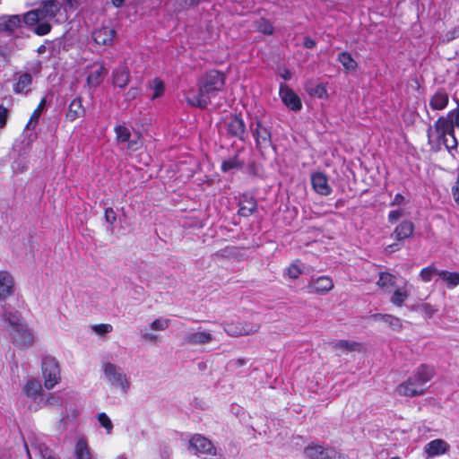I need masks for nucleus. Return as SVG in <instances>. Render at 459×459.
Returning a JSON list of instances; mask_svg holds the SVG:
<instances>
[{
    "mask_svg": "<svg viewBox=\"0 0 459 459\" xmlns=\"http://www.w3.org/2000/svg\"><path fill=\"white\" fill-rule=\"evenodd\" d=\"M8 117V109L4 106H0V128H3L6 125Z\"/></svg>",
    "mask_w": 459,
    "mask_h": 459,
    "instance_id": "5fc2aeb1",
    "label": "nucleus"
},
{
    "mask_svg": "<svg viewBox=\"0 0 459 459\" xmlns=\"http://www.w3.org/2000/svg\"><path fill=\"white\" fill-rule=\"evenodd\" d=\"M307 459H350L333 447L323 446L317 443H311L304 449Z\"/></svg>",
    "mask_w": 459,
    "mask_h": 459,
    "instance_id": "6e6552de",
    "label": "nucleus"
},
{
    "mask_svg": "<svg viewBox=\"0 0 459 459\" xmlns=\"http://www.w3.org/2000/svg\"><path fill=\"white\" fill-rule=\"evenodd\" d=\"M420 310L429 318L432 317L437 311V309L429 303L422 304L420 306Z\"/></svg>",
    "mask_w": 459,
    "mask_h": 459,
    "instance_id": "3c124183",
    "label": "nucleus"
},
{
    "mask_svg": "<svg viewBox=\"0 0 459 459\" xmlns=\"http://www.w3.org/2000/svg\"><path fill=\"white\" fill-rule=\"evenodd\" d=\"M212 341V333L202 328L189 329L184 335V342L189 345H204Z\"/></svg>",
    "mask_w": 459,
    "mask_h": 459,
    "instance_id": "9b49d317",
    "label": "nucleus"
},
{
    "mask_svg": "<svg viewBox=\"0 0 459 459\" xmlns=\"http://www.w3.org/2000/svg\"><path fill=\"white\" fill-rule=\"evenodd\" d=\"M170 325V319L160 317L141 330V336L146 342L155 343L160 340L157 332L165 331Z\"/></svg>",
    "mask_w": 459,
    "mask_h": 459,
    "instance_id": "9d476101",
    "label": "nucleus"
},
{
    "mask_svg": "<svg viewBox=\"0 0 459 459\" xmlns=\"http://www.w3.org/2000/svg\"><path fill=\"white\" fill-rule=\"evenodd\" d=\"M280 97L282 102L291 110L299 111L302 108L299 97L286 84L280 86Z\"/></svg>",
    "mask_w": 459,
    "mask_h": 459,
    "instance_id": "4468645a",
    "label": "nucleus"
},
{
    "mask_svg": "<svg viewBox=\"0 0 459 459\" xmlns=\"http://www.w3.org/2000/svg\"><path fill=\"white\" fill-rule=\"evenodd\" d=\"M116 31L112 27L103 26L92 33V39L98 45H110L113 42Z\"/></svg>",
    "mask_w": 459,
    "mask_h": 459,
    "instance_id": "aec40b11",
    "label": "nucleus"
},
{
    "mask_svg": "<svg viewBox=\"0 0 459 459\" xmlns=\"http://www.w3.org/2000/svg\"><path fill=\"white\" fill-rule=\"evenodd\" d=\"M333 347L335 350L342 351H359L361 350V344L356 342H351L346 340H338L333 342Z\"/></svg>",
    "mask_w": 459,
    "mask_h": 459,
    "instance_id": "f704fd0d",
    "label": "nucleus"
},
{
    "mask_svg": "<svg viewBox=\"0 0 459 459\" xmlns=\"http://www.w3.org/2000/svg\"><path fill=\"white\" fill-rule=\"evenodd\" d=\"M404 204H405V198L401 194H397L394 195V197L391 203V205L402 206Z\"/></svg>",
    "mask_w": 459,
    "mask_h": 459,
    "instance_id": "052dcab7",
    "label": "nucleus"
},
{
    "mask_svg": "<svg viewBox=\"0 0 459 459\" xmlns=\"http://www.w3.org/2000/svg\"><path fill=\"white\" fill-rule=\"evenodd\" d=\"M311 184L313 189L321 195H329L332 193V187L328 183V179L322 172L311 175Z\"/></svg>",
    "mask_w": 459,
    "mask_h": 459,
    "instance_id": "a211bd4d",
    "label": "nucleus"
},
{
    "mask_svg": "<svg viewBox=\"0 0 459 459\" xmlns=\"http://www.w3.org/2000/svg\"><path fill=\"white\" fill-rule=\"evenodd\" d=\"M99 423L104 428L108 434H110L113 430V423L109 417L105 412H100L97 415Z\"/></svg>",
    "mask_w": 459,
    "mask_h": 459,
    "instance_id": "79ce46f5",
    "label": "nucleus"
},
{
    "mask_svg": "<svg viewBox=\"0 0 459 459\" xmlns=\"http://www.w3.org/2000/svg\"><path fill=\"white\" fill-rule=\"evenodd\" d=\"M434 370L432 368L421 365L414 374L405 382L397 387V392L401 395L418 396L425 392V385L433 377Z\"/></svg>",
    "mask_w": 459,
    "mask_h": 459,
    "instance_id": "39448f33",
    "label": "nucleus"
},
{
    "mask_svg": "<svg viewBox=\"0 0 459 459\" xmlns=\"http://www.w3.org/2000/svg\"><path fill=\"white\" fill-rule=\"evenodd\" d=\"M25 323L17 311H10L4 307L0 314V325L10 333Z\"/></svg>",
    "mask_w": 459,
    "mask_h": 459,
    "instance_id": "ddd939ff",
    "label": "nucleus"
},
{
    "mask_svg": "<svg viewBox=\"0 0 459 459\" xmlns=\"http://www.w3.org/2000/svg\"><path fill=\"white\" fill-rule=\"evenodd\" d=\"M428 142L431 149L439 151L444 146L451 152L457 147V140L455 136V130L451 126L450 121L445 117L438 119L428 128Z\"/></svg>",
    "mask_w": 459,
    "mask_h": 459,
    "instance_id": "f03ea898",
    "label": "nucleus"
},
{
    "mask_svg": "<svg viewBox=\"0 0 459 459\" xmlns=\"http://www.w3.org/2000/svg\"><path fill=\"white\" fill-rule=\"evenodd\" d=\"M439 272L440 271H438L434 265H429L421 269L420 278L423 282H429L432 280L434 275L438 276Z\"/></svg>",
    "mask_w": 459,
    "mask_h": 459,
    "instance_id": "ea45409f",
    "label": "nucleus"
},
{
    "mask_svg": "<svg viewBox=\"0 0 459 459\" xmlns=\"http://www.w3.org/2000/svg\"><path fill=\"white\" fill-rule=\"evenodd\" d=\"M377 283L381 289L388 290L389 288L394 286L395 277L388 273H381Z\"/></svg>",
    "mask_w": 459,
    "mask_h": 459,
    "instance_id": "4c0bfd02",
    "label": "nucleus"
},
{
    "mask_svg": "<svg viewBox=\"0 0 459 459\" xmlns=\"http://www.w3.org/2000/svg\"><path fill=\"white\" fill-rule=\"evenodd\" d=\"M83 114L84 108L82 104V100L81 98H76L69 105L68 111L66 113V119L73 122L82 117Z\"/></svg>",
    "mask_w": 459,
    "mask_h": 459,
    "instance_id": "7c9ffc66",
    "label": "nucleus"
},
{
    "mask_svg": "<svg viewBox=\"0 0 459 459\" xmlns=\"http://www.w3.org/2000/svg\"><path fill=\"white\" fill-rule=\"evenodd\" d=\"M45 105H46V100L42 99L37 108H39V110L42 111L44 107H45Z\"/></svg>",
    "mask_w": 459,
    "mask_h": 459,
    "instance_id": "774afa93",
    "label": "nucleus"
},
{
    "mask_svg": "<svg viewBox=\"0 0 459 459\" xmlns=\"http://www.w3.org/2000/svg\"><path fill=\"white\" fill-rule=\"evenodd\" d=\"M75 459H92V455L84 437H80L74 447Z\"/></svg>",
    "mask_w": 459,
    "mask_h": 459,
    "instance_id": "c756f323",
    "label": "nucleus"
},
{
    "mask_svg": "<svg viewBox=\"0 0 459 459\" xmlns=\"http://www.w3.org/2000/svg\"><path fill=\"white\" fill-rule=\"evenodd\" d=\"M337 60L342 64L346 73L356 72L358 69L357 61L347 51L339 53Z\"/></svg>",
    "mask_w": 459,
    "mask_h": 459,
    "instance_id": "2f4dec72",
    "label": "nucleus"
},
{
    "mask_svg": "<svg viewBox=\"0 0 459 459\" xmlns=\"http://www.w3.org/2000/svg\"><path fill=\"white\" fill-rule=\"evenodd\" d=\"M306 90L309 95L317 97L319 99H326L328 97L326 86L322 83H307Z\"/></svg>",
    "mask_w": 459,
    "mask_h": 459,
    "instance_id": "e433bc0d",
    "label": "nucleus"
},
{
    "mask_svg": "<svg viewBox=\"0 0 459 459\" xmlns=\"http://www.w3.org/2000/svg\"><path fill=\"white\" fill-rule=\"evenodd\" d=\"M449 449V445L443 439H435L428 443L424 447V452L429 458L446 454Z\"/></svg>",
    "mask_w": 459,
    "mask_h": 459,
    "instance_id": "412c9836",
    "label": "nucleus"
},
{
    "mask_svg": "<svg viewBox=\"0 0 459 459\" xmlns=\"http://www.w3.org/2000/svg\"><path fill=\"white\" fill-rule=\"evenodd\" d=\"M59 11L60 4L57 1H45L39 8L28 12L24 15L23 21L28 25L38 23L34 30L35 33L40 36L46 35L51 30L49 21L55 18Z\"/></svg>",
    "mask_w": 459,
    "mask_h": 459,
    "instance_id": "7ed1b4c3",
    "label": "nucleus"
},
{
    "mask_svg": "<svg viewBox=\"0 0 459 459\" xmlns=\"http://www.w3.org/2000/svg\"><path fill=\"white\" fill-rule=\"evenodd\" d=\"M77 0H65V8L75 9L77 7Z\"/></svg>",
    "mask_w": 459,
    "mask_h": 459,
    "instance_id": "e2e57ef3",
    "label": "nucleus"
},
{
    "mask_svg": "<svg viewBox=\"0 0 459 459\" xmlns=\"http://www.w3.org/2000/svg\"><path fill=\"white\" fill-rule=\"evenodd\" d=\"M388 315L384 314H376L373 316L374 319L377 321H383V316H387Z\"/></svg>",
    "mask_w": 459,
    "mask_h": 459,
    "instance_id": "338daca9",
    "label": "nucleus"
},
{
    "mask_svg": "<svg viewBox=\"0 0 459 459\" xmlns=\"http://www.w3.org/2000/svg\"><path fill=\"white\" fill-rule=\"evenodd\" d=\"M308 288L310 289V292L325 294L333 288V282L328 276H320L311 280Z\"/></svg>",
    "mask_w": 459,
    "mask_h": 459,
    "instance_id": "6ab92c4d",
    "label": "nucleus"
},
{
    "mask_svg": "<svg viewBox=\"0 0 459 459\" xmlns=\"http://www.w3.org/2000/svg\"><path fill=\"white\" fill-rule=\"evenodd\" d=\"M222 326L227 334L234 337L254 334L260 329V325L254 321H234Z\"/></svg>",
    "mask_w": 459,
    "mask_h": 459,
    "instance_id": "1a4fd4ad",
    "label": "nucleus"
},
{
    "mask_svg": "<svg viewBox=\"0 0 459 459\" xmlns=\"http://www.w3.org/2000/svg\"><path fill=\"white\" fill-rule=\"evenodd\" d=\"M243 162L239 161L238 158L234 157L231 159H229L227 160H224L221 164V169L224 172H228L231 169H238L242 167Z\"/></svg>",
    "mask_w": 459,
    "mask_h": 459,
    "instance_id": "37998d69",
    "label": "nucleus"
},
{
    "mask_svg": "<svg viewBox=\"0 0 459 459\" xmlns=\"http://www.w3.org/2000/svg\"><path fill=\"white\" fill-rule=\"evenodd\" d=\"M253 134L258 146L268 147L271 144V131L260 121L256 122L255 128L253 129Z\"/></svg>",
    "mask_w": 459,
    "mask_h": 459,
    "instance_id": "4be33fe9",
    "label": "nucleus"
},
{
    "mask_svg": "<svg viewBox=\"0 0 459 459\" xmlns=\"http://www.w3.org/2000/svg\"><path fill=\"white\" fill-rule=\"evenodd\" d=\"M227 130L232 136L243 139L246 134V126L242 118L234 116L227 122Z\"/></svg>",
    "mask_w": 459,
    "mask_h": 459,
    "instance_id": "5701e85b",
    "label": "nucleus"
},
{
    "mask_svg": "<svg viewBox=\"0 0 459 459\" xmlns=\"http://www.w3.org/2000/svg\"><path fill=\"white\" fill-rule=\"evenodd\" d=\"M140 94V90L136 87H131L128 91L126 93V100L127 101H131L137 98Z\"/></svg>",
    "mask_w": 459,
    "mask_h": 459,
    "instance_id": "603ef678",
    "label": "nucleus"
},
{
    "mask_svg": "<svg viewBox=\"0 0 459 459\" xmlns=\"http://www.w3.org/2000/svg\"><path fill=\"white\" fill-rule=\"evenodd\" d=\"M150 89L153 91L152 99L155 100L162 96L165 86L161 80L155 78L150 82Z\"/></svg>",
    "mask_w": 459,
    "mask_h": 459,
    "instance_id": "58836bf2",
    "label": "nucleus"
},
{
    "mask_svg": "<svg viewBox=\"0 0 459 459\" xmlns=\"http://www.w3.org/2000/svg\"><path fill=\"white\" fill-rule=\"evenodd\" d=\"M22 393L28 398L36 400L42 393L41 383L36 378H30L22 386Z\"/></svg>",
    "mask_w": 459,
    "mask_h": 459,
    "instance_id": "a878e982",
    "label": "nucleus"
},
{
    "mask_svg": "<svg viewBox=\"0 0 459 459\" xmlns=\"http://www.w3.org/2000/svg\"><path fill=\"white\" fill-rule=\"evenodd\" d=\"M65 411L62 412L60 423L66 427L70 422L74 421L79 416V409L75 404L65 403Z\"/></svg>",
    "mask_w": 459,
    "mask_h": 459,
    "instance_id": "cd10ccee",
    "label": "nucleus"
},
{
    "mask_svg": "<svg viewBox=\"0 0 459 459\" xmlns=\"http://www.w3.org/2000/svg\"><path fill=\"white\" fill-rule=\"evenodd\" d=\"M225 83V76L218 71H210L199 82V90H188L185 92L186 102L194 107L206 108L212 100L221 91Z\"/></svg>",
    "mask_w": 459,
    "mask_h": 459,
    "instance_id": "f257e3e1",
    "label": "nucleus"
},
{
    "mask_svg": "<svg viewBox=\"0 0 459 459\" xmlns=\"http://www.w3.org/2000/svg\"><path fill=\"white\" fill-rule=\"evenodd\" d=\"M186 449L189 454L204 459L213 458L219 455L213 441L199 433L188 436Z\"/></svg>",
    "mask_w": 459,
    "mask_h": 459,
    "instance_id": "423d86ee",
    "label": "nucleus"
},
{
    "mask_svg": "<svg viewBox=\"0 0 459 459\" xmlns=\"http://www.w3.org/2000/svg\"><path fill=\"white\" fill-rule=\"evenodd\" d=\"M13 342L22 347H30L35 341L32 331L23 323L17 329L9 333Z\"/></svg>",
    "mask_w": 459,
    "mask_h": 459,
    "instance_id": "f8f14e48",
    "label": "nucleus"
},
{
    "mask_svg": "<svg viewBox=\"0 0 459 459\" xmlns=\"http://www.w3.org/2000/svg\"><path fill=\"white\" fill-rule=\"evenodd\" d=\"M249 205L248 206H241L240 209H239V213L243 216H248L249 214H251L253 212V211L255 210V204L253 203H249L248 204Z\"/></svg>",
    "mask_w": 459,
    "mask_h": 459,
    "instance_id": "6e6d98bb",
    "label": "nucleus"
},
{
    "mask_svg": "<svg viewBox=\"0 0 459 459\" xmlns=\"http://www.w3.org/2000/svg\"><path fill=\"white\" fill-rule=\"evenodd\" d=\"M438 277L446 282L449 289L459 285V273L443 270L438 273Z\"/></svg>",
    "mask_w": 459,
    "mask_h": 459,
    "instance_id": "72a5a7b5",
    "label": "nucleus"
},
{
    "mask_svg": "<svg viewBox=\"0 0 459 459\" xmlns=\"http://www.w3.org/2000/svg\"><path fill=\"white\" fill-rule=\"evenodd\" d=\"M101 378L113 390L126 395L131 389V380L125 369L111 362L103 359L100 363Z\"/></svg>",
    "mask_w": 459,
    "mask_h": 459,
    "instance_id": "20e7f679",
    "label": "nucleus"
},
{
    "mask_svg": "<svg viewBox=\"0 0 459 459\" xmlns=\"http://www.w3.org/2000/svg\"><path fill=\"white\" fill-rule=\"evenodd\" d=\"M449 102V96L447 92L443 90H437L429 99V106L433 110L445 109Z\"/></svg>",
    "mask_w": 459,
    "mask_h": 459,
    "instance_id": "b1692460",
    "label": "nucleus"
},
{
    "mask_svg": "<svg viewBox=\"0 0 459 459\" xmlns=\"http://www.w3.org/2000/svg\"><path fill=\"white\" fill-rule=\"evenodd\" d=\"M41 371L46 389H53L61 381V370L56 359L53 357L43 359Z\"/></svg>",
    "mask_w": 459,
    "mask_h": 459,
    "instance_id": "0eeeda50",
    "label": "nucleus"
},
{
    "mask_svg": "<svg viewBox=\"0 0 459 459\" xmlns=\"http://www.w3.org/2000/svg\"><path fill=\"white\" fill-rule=\"evenodd\" d=\"M409 295L410 292L405 286L402 288H397L394 291L390 299V301L396 307H402L405 300L409 298Z\"/></svg>",
    "mask_w": 459,
    "mask_h": 459,
    "instance_id": "c9c22d12",
    "label": "nucleus"
},
{
    "mask_svg": "<svg viewBox=\"0 0 459 459\" xmlns=\"http://www.w3.org/2000/svg\"><path fill=\"white\" fill-rule=\"evenodd\" d=\"M116 138L119 143H127V148L131 151L138 150L142 143L140 137L131 139V132L128 127L124 125H117L115 126Z\"/></svg>",
    "mask_w": 459,
    "mask_h": 459,
    "instance_id": "2eb2a0df",
    "label": "nucleus"
},
{
    "mask_svg": "<svg viewBox=\"0 0 459 459\" xmlns=\"http://www.w3.org/2000/svg\"><path fill=\"white\" fill-rule=\"evenodd\" d=\"M256 28L264 34L272 35L273 32V25L264 19H261L257 22Z\"/></svg>",
    "mask_w": 459,
    "mask_h": 459,
    "instance_id": "c03bdc74",
    "label": "nucleus"
},
{
    "mask_svg": "<svg viewBox=\"0 0 459 459\" xmlns=\"http://www.w3.org/2000/svg\"><path fill=\"white\" fill-rule=\"evenodd\" d=\"M106 68L100 64H95L91 66L87 75V85L89 88L98 87L107 75Z\"/></svg>",
    "mask_w": 459,
    "mask_h": 459,
    "instance_id": "f3484780",
    "label": "nucleus"
},
{
    "mask_svg": "<svg viewBox=\"0 0 459 459\" xmlns=\"http://www.w3.org/2000/svg\"><path fill=\"white\" fill-rule=\"evenodd\" d=\"M32 82L31 75L23 74L18 76L17 82L13 85V91L16 93H27L30 90Z\"/></svg>",
    "mask_w": 459,
    "mask_h": 459,
    "instance_id": "473e14b6",
    "label": "nucleus"
},
{
    "mask_svg": "<svg viewBox=\"0 0 459 459\" xmlns=\"http://www.w3.org/2000/svg\"><path fill=\"white\" fill-rule=\"evenodd\" d=\"M444 117L450 121L451 126L454 130L455 127H459V108L451 110Z\"/></svg>",
    "mask_w": 459,
    "mask_h": 459,
    "instance_id": "a18cd8bd",
    "label": "nucleus"
},
{
    "mask_svg": "<svg viewBox=\"0 0 459 459\" xmlns=\"http://www.w3.org/2000/svg\"><path fill=\"white\" fill-rule=\"evenodd\" d=\"M39 452L42 459H57L56 455L48 448H40Z\"/></svg>",
    "mask_w": 459,
    "mask_h": 459,
    "instance_id": "4d7b16f0",
    "label": "nucleus"
},
{
    "mask_svg": "<svg viewBox=\"0 0 459 459\" xmlns=\"http://www.w3.org/2000/svg\"><path fill=\"white\" fill-rule=\"evenodd\" d=\"M452 194H453L454 200L455 201V203L457 204H459V173L457 176L456 183L452 188Z\"/></svg>",
    "mask_w": 459,
    "mask_h": 459,
    "instance_id": "bf43d9fd",
    "label": "nucleus"
},
{
    "mask_svg": "<svg viewBox=\"0 0 459 459\" xmlns=\"http://www.w3.org/2000/svg\"><path fill=\"white\" fill-rule=\"evenodd\" d=\"M21 22L19 15H3L0 17V31L13 33L21 26Z\"/></svg>",
    "mask_w": 459,
    "mask_h": 459,
    "instance_id": "393cba45",
    "label": "nucleus"
},
{
    "mask_svg": "<svg viewBox=\"0 0 459 459\" xmlns=\"http://www.w3.org/2000/svg\"><path fill=\"white\" fill-rule=\"evenodd\" d=\"M287 273L290 278L297 279L302 273V268L297 263L292 264L287 269Z\"/></svg>",
    "mask_w": 459,
    "mask_h": 459,
    "instance_id": "8fccbe9b",
    "label": "nucleus"
},
{
    "mask_svg": "<svg viewBox=\"0 0 459 459\" xmlns=\"http://www.w3.org/2000/svg\"><path fill=\"white\" fill-rule=\"evenodd\" d=\"M408 214V212L403 208H398L396 210H393L388 214V221L392 223L398 221L400 218L404 217Z\"/></svg>",
    "mask_w": 459,
    "mask_h": 459,
    "instance_id": "de8ad7c7",
    "label": "nucleus"
},
{
    "mask_svg": "<svg viewBox=\"0 0 459 459\" xmlns=\"http://www.w3.org/2000/svg\"><path fill=\"white\" fill-rule=\"evenodd\" d=\"M105 219L110 224H112L116 221V219H117L116 213H115V212H114V210L112 208L106 209V211H105Z\"/></svg>",
    "mask_w": 459,
    "mask_h": 459,
    "instance_id": "13d9d810",
    "label": "nucleus"
},
{
    "mask_svg": "<svg viewBox=\"0 0 459 459\" xmlns=\"http://www.w3.org/2000/svg\"><path fill=\"white\" fill-rule=\"evenodd\" d=\"M41 113H42V111L39 110V108H36L34 110V112L32 113V115L30 117V119L29 123L27 125L28 128L31 127V126H34L37 124V122H38Z\"/></svg>",
    "mask_w": 459,
    "mask_h": 459,
    "instance_id": "864d4df0",
    "label": "nucleus"
},
{
    "mask_svg": "<svg viewBox=\"0 0 459 459\" xmlns=\"http://www.w3.org/2000/svg\"><path fill=\"white\" fill-rule=\"evenodd\" d=\"M383 321L388 324L394 330H400L402 328L401 320L398 317L388 315L387 316H383Z\"/></svg>",
    "mask_w": 459,
    "mask_h": 459,
    "instance_id": "49530a36",
    "label": "nucleus"
},
{
    "mask_svg": "<svg viewBox=\"0 0 459 459\" xmlns=\"http://www.w3.org/2000/svg\"><path fill=\"white\" fill-rule=\"evenodd\" d=\"M14 279L7 271H0V300H5L14 292Z\"/></svg>",
    "mask_w": 459,
    "mask_h": 459,
    "instance_id": "dca6fc26",
    "label": "nucleus"
},
{
    "mask_svg": "<svg viewBox=\"0 0 459 459\" xmlns=\"http://www.w3.org/2000/svg\"><path fill=\"white\" fill-rule=\"evenodd\" d=\"M92 330L95 333L99 335H104L106 333H111L113 327L109 324H100L92 326Z\"/></svg>",
    "mask_w": 459,
    "mask_h": 459,
    "instance_id": "09e8293b",
    "label": "nucleus"
},
{
    "mask_svg": "<svg viewBox=\"0 0 459 459\" xmlns=\"http://www.w3.org/2000/svg\"><path fill=\"white\" fill-rule=\"evenodd\" d=\"M304 46L307 48H313L316 47V41L314 39H312L311 38H306L304 39Z\"/></svg>",
    "mask_w": 459,
    "mask_h": 459,
    "instance_id": "680f3d73",
    "label": "nucleus"
},
{
    "mask_svg": "<svg viewBox=\"0 0 459 459\" xmlns=\"http://www.w3.org/2000/svg\"><path fill=\"white\" fill-rule=\"evenodd\" d=\"M45 404L52 408H59L64 405V398L56 393H50L45 400Z\"/></svg>",
    "mask_w": 459,
    "mask_h": 459,
    "instance_id": "a19ab883",
    "label": "nucleus"
},
{
    "mask_svg": "<svg viewBox=\"0 0 459 459\" xmlns=\"http://www.w3.org/2000/svg\"><path fill=\"white\" fill-rule=\"evenodd\" d=\"M111 3L115 7H120L122 6L124 0H111Z\"/></svg>",
    "mask_w": 459,
    "mask_h": 459,
    "instance_id": "69168bd1",
    "label": "nucleus"
},
{
    "mask_svg": "<svg viewBox=\"0 0 459 459\" xmlns=\"http://www.w3.org/2000/svg\"><path fill=\"white\" fill-rule=\"evenodd\" d=\"M414 225L411 221H403L394 230V236L398 241L411 238L413 234Z\"/></svg>",
    "mask_w": 459,
    "mask_h": 459,
    "instance_id": "bb28decb",
    "label": "nucleus"
},
{
    "mask_svg": "<svg viewBox=\"0 0 459 459\" xmlns=\"http://www.w3.org/2000/svg\"><path fill=\"white\" fill-rule=\"evenodd\" d=\"M400 249V247L398 244H392L386 247L385 251L387 253H393L394 251H397Z\"/></svg>",
    "mask_w": 459,
    "mask_h": 459,
    "instance_id": "0e129e2a",
    "label": "nucleus"
},
{
    "mask_svg": "<svg viewBox=\"0 0 459 459\" xmlns=\"http://www.w3.org/2000/svg\"><path fill=\"white\" fill-rule=\"evenodd\" d=\"M130 74L126 66L121 65L113 72V84L119 88L126 87L129 82Z\"/></svg>",
    "mask_w": 459,
    "mask_h": 459,
    "instance_id": "c85d7f7f",
    "label": "nucleus"
}]
</instances>
